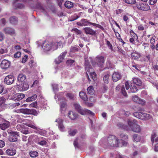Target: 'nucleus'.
I'll list each match as a JSON object with an SVG mask.
<instances>
[{"mask_svg": "<svg viewBox=\"0 0 158 158\" xmlns=\"http://www.w3.org/2000/svg\"><path fill=\"white\" fill-rule=\"evenodd\" d=\"M42 48L44 52H47L53 50L57 49L58 48H61L63 47L62 42H53L52 41H45L42 44Z\"/></svg>", "mask_w": 158, "mask_h": 158, "instance_id": "1", "label": "nucleus"}, {"mask_svg": "<svg viewBox=\"0 0 158 158\" xmlns=\"http://www.w3.org/2000/svg\"><path fill=\"white\" fill-rule=\"evenodd\" d=\"M136 121L134 119L133 121L128 119L127 123L129 125V130H131L135 132H139L141 131V129L140 126L136 123Z\"/></svg>", "mask_w": 158, "mask_h": 158, "instance_id": "2", "label": "nucleus"}, {"mask_svg": "<svg viewBox=\"0 0 158 158\" xmlns=\"http://www.w3.org/2000/svg\"><path fill=\"white\" fill-rule=\"evenodd\" d=\"M74 106L76 110L81 115H85L89 114L92 116L94 115V114L93 112L85 109H81L80 105L77 103L74 104Z\"/></svg>", "mask_w": 158, "mask_h": 158, "instance_id": "3", "label": "nucleus"}, {"mask_svg": "<svg viewBox=\"0 0 158 158\" xmlns=\"http://www.w3.org/2000/svg\"><path fill=\"white\" fill-rule=\"evenodd\" d=\"M119 140L113 135H109V145L112 147H118L120 146Z\"/></svg>", "mask_w": 158, "mask_h": 158, "instance_id": "4", "label": "nucleus"}, {"mask_svg": "<svg viewBox=\"0 0 158 158\" xmlns=\"http://www.w3.org/2000/svg\"><path fill=\"white\" fill-rule=\"evenodd\" d=\"M89 61H90L91 63L94 66H95V64L93 61V59L91 57H89L88 59L85 58V68L86 71L87 72L92 71L93 69L91 65L89 64Z\"/></svg>", "mask_w": 158, "mask_h": 158, "instance_id": "5", "label": "nucleus"}, {"mask_svg": "<svg viewBox=\"0 0 158 158\" xmlns=\"http://www.w3.org/2000/svg\"><path fill=\"white\" fill-rule=\"evenodd\" d=\"M9 134V140L10 141L15 142L17 140V137L19 136L18 133L16 131H8Z\"/></svg>", "mask_w": 158, "mask_h": 158, "instance_id": "6", "label": "nucleus"}, {"mask_svg": "<svg viewBox=\"0 0 158 158\" xmlns=\"http://www.w3.org/2000/svg\"><path fill=\"white\" fill-rule=\"evenodd\" d=\"M137 8L139 10L142 11H147L150 9L148 4L145 3H139L136 4Z\"/></svg>", "mask_w": 158, "mask_h": 158, "instance_id": "7", "label": "nucleus"}, {"mask_svg": "<svg viewBox=\"0 0 158 158\" xmlns=\"http://www.w3.org/2000/svg\"><path fill=\"white\" fill-rule=\"evenodd\" d=\"M20 112L26 114H32L35 115L37 114V111L33 109H20Z\"/></svg>", "mask_w": 158, "mask_h": 158, "instance_id": "8", "label": "nucleus"}, {"mask_svg": "<svg viewBox=\"0 0 158 158\" xmlns=\"http://www.w3.org/2000/svg\"><path fill=\"white\" fill-rule=\"evenodd\" d=\"M3 32L6 34H8L11 35H15V29L11 27H6L3 29Z\"/></svg>", "mask_w": 158, "mask_h": 158, "instance_id": "9", "label": "nucleus"}, {"mask_svg": "<svg viewBox=\"0 0 158 158\" xmlns=\"http://www.w3.org/2000/svg\"><path fill=\"white\" fill-rule=\"evenodd\" d=\"M30 0H15L13 3V5L16 8L22 9L24 7V6L21 3H19L18 2H27Z\"/></svg>", "mask_w": 158, "mask_h": 158, "instance_id": "10", "label": "nucleus"}, {"mask_svg": "<svg viewBox=\"0 0 158 158\" xmlns=\"http://www.w3.org/2000/svg\"><path fill=\"white\" fill-rule=\"evenodd\" d=\"M10 65V61L4 59L2 61L0 64V66L2 69H6L9 67Z\"/></svg>", "mask_w": 158, "mask_h": 158, "instance_id": "11", "label": "nucleus"}, {"mask_svg": "<svg viewBox=\"0 0 158 158\" xmlns=\"http://www.w3.org/2000/svg\"><path fill=\"white\" fill-rule=\"evenodd\" d=\"M14 81V78L13 75H10L6 76L4 79V82L7 85L12 84Z\"/></svg>", "mask_w": 158, "mask_h": 158, "instance_id": "12", "label": "nucleus"}, {"mask_svg": "<svg viewBox=\"0 0 158 158\" xmlns=\"http://www.w3.org/2000/svg\"><path fill=\"white\" fill-rule=\"evenodd\" d=\"M96 60L97 62V64H96V62L94 63L95 64V66L97 65L98 67H102L104 62L105 59L103 56H98L96 57Z\"/></svg>", "mask_w": 158, "mask_h": 158, "instance_id": "13", "label": "nucleus"}, {"mask_svg": "<svg viewBox=\"0 0 158 158\" xmlns=\"http://www.w3.org/2000/svg\"><path fill=\"white\" fill-rule=\"evenodd\" d=\"M60 110L61 113L63 114L64 113L66 110V103L65 98L60 99Z\"/></svg>", "mask_w": 158, "mask_h": 158, "instance_id": "14", "label": "nucleus"}, {"mask_svg": "<svg viewBox=\"0 0 158 158\" xmlns=\"http://www.w3.org/2000/svg\"><path fill=\"white\" fill-rule=\"evenodd\" d=\"M67 54L66 52H62L58 58H56L55 60V62L56 64H58L62 61L66 55Z\"/></svg>", "mask_w": 158, "mask_h": 158, "instance_id": "15", "label": "nucleus"}, {"mask_svg": "<svg viewBox=\"0 0 158 158\" xmlns=\"http://www.w3.org/2000/svg\"><path fill=\"white\" fill-rule=\"evenodd\" d=\"M16 129L20 131L22 133L27 134L28 133V131L24 128V126L23 124H18L16 127Z\"/></svg>", "mask_w": 158, "mask_h": 158, "instance_id": "16", "label": "nucleus"}, {"mask_svg": "<svg viewBox=\"0 0 158 158\" xmlns=\"http://www.w3.org/2000/svg\"><path fill=\"white\" fill-rule=\"evenodd\" d=\"M55 122L57 123V125L60 130L63 131L64 130V127L63 124V120L62 118H58L56 119Z\"/></svg>", "mask_w": 158, "mask_h": 158, "instance_id": "17", "label": "nucleus"}, {"mask_svg": "<svg viewBox=\"0 0 158 158\" xmlns=\"http://www.w3.org/2000/svg\"><path fill=\"white\" fill-rule=\"evenodd\" d=\"M121 88L122 94L124 96H127V94L125 90L124 85H121L119 84L116 86V89L117 91H119Z\"/></svg>", "mask_w": 158, "mask_h": 158, "instance_id": "18", "label": "nucleus"}, {"mask_svg": "<svg viewBox=\"0 0 158 158\" xmlns=\"http://www.w3.org/2000/svg\"><path fill=\"white\" fill-rule=\"evenodd\" d=\"M122 77L121 75L119 73L114 72L112 75L113 81L114 82H116L120 80Z\"/></svg>", "mask_w": 158, "mask_h": 158, "instance_id": "19", "label": "nucleus"}, {"mask_svg": "<svg viewBox=\"0 0 158 158\" xmlns=\"http://www.w3.org/2000/svg\"><path fill=\"white\" fill-rule=\"evenodd\" d=\"M29 87L28 84L26 82H23L19 85L18 88L20 91H24L27 90Z\"/></svg>", "mask_w": 158, "mask_h": 158, "instance_id": "20", "label": "nucleus"}, {"mask_svg": "<svg viewBox=\"0 0 158 158\" xmlns=\"http://www.w3.org/2000/svg\"><path fill=\"white\" fill-rule=\"evenodd\" d=\"M132 100L134 102L142 105H144L145 103L144 101L139 98L136 95L132 96Z\"/></svg>", "mask_w": 158, "mask_h": 158, "instance_id": "21", "label": "nucleus"}, {"mask_svg": "<svg viewBox=\"0 0 158 158\" xmlns=\"http://www.w3.org/2000/svg\"><path fill=\"white\" fill-rule=\"evenodd\" d=\"M85 138V135H82L81 137L76 138L74 140L73 144L75 148L78 147V142H81Z\"/></svg>", "mask_w": 158, "mask_h": 158, "instance_id": "22", "label": "nucleus"}, {"mask_svg": "<svg viewBox=\"0 0 158 158\" xmlns=\"http://www.w3.org/2000/svg\"><path fill=\"white\" fill-rule=\"evenodd\" d=\"M10 125V123L8 121H5L2 124H0V128L3 130H5L8 128Z\"/></svg>", "mask_w": 158, "mask_h": 158, "instance_id": "23", "label": "nucleus"}, {"mask_svg": "<svg viewBox=\"0 0 158 158\" xmlns=\"http://www.w3.org/2000/svg\"><path fill=\"white\" fill-rule=\"evenodd\" d=\"M25 97L24 94L22 93H17L14 95V99L17 101L22 100Z\"/></svg>", "mask_w": 158, "mask_h": 158, "instance_id": "24", "label": "nucleus"}, {"mask_svg": "<svg viewBox=\"0 0 158 158\" xmlns=\"http://www.w3.org/2000/svg\"><path fill=\"white\" fill-rule=\"evenodd\" d=\"M81 21L82 24V25L83 26H87L89 24H90L94 26H97L98 25V24H97L89 22L87 19H82Z\"/></svg>", "mask_w": 158, "mask_h": 158, "instance_id": "25", "label": "nucleus"}, {"mask_svg": "<svg viewBox=\"0 0 158 158\" xmlns=\"http://www.w3.org/2000/svg\"><path fill=\"white\" fill-rule=\"evenodd\" d=\"M86 72L87 74V78L88 79L89 81V78L88 75V73L89 74L91 78H92L94 81H95L97 80V78L96 77V74L95 72H93V69L92 71L87 72L86 71Z\"/></svg>", "mask_w": 158, "mask_h": 158, "instance_id": "26", "label": "nucleus"}, {"mask_svg": "<svg viewBox=\"0 0 158 158\" xmlns=\"http://www.w3.org/2000/svg\"><path fill=\"white\" fill-rule=\"evenodd\" d=\"M18 81L19 82H25L26 81V76L22 73L19 74L18 77Z\"/></svg>", "mask_w": 158, "mask_h": 158, "instance_id": "27", "label": "nucleus"}, {"mask_svg": "<svg viewBox=\"0 0 158 158\" xmlns=\"http://www.w3.org/2000/svg\"><path fill=\"white\" fill-rule=\"evenodd\" d=\"M16 152V150L14 148H10L7 149L6 151L7 154L10 156H13L15 155Z\"/></svg>", "mask_w": 158, "mask_h": 158, "instance_id": "28", "label": "nucleus"}, {"mask_svg": "<svg viewBox=\"0 0 158 158\" xmlns=\"http://www.w3.org/2000/svg\"><path fill=\"white\" fill-rule=\"evenodd\" d=\"M83 30L86 34L94 35L95 34V31L90 27H85Z\"/></svg>", "mask_w": 158, "mask_h": 158, "instance_id": "29", "label": "nucleus"}, {"mask_svg": "<svg viewBox=\"0 0 158 158\" xmlns=\"http://www.w3.org/2000/svg\"><path fill=\"white\" fill-rule=\"evenodd\" d=\"M68 117L71 119H75L77 117V114L72 111H69L68 114Z\"/></svg>", "mask_w": 158, "mask_h": 158, "instance_id": "30", "label": "nucleus"}, {"mask_svg": "<svg viewBox=\"0 0 158 158\" xmlns=\"http://www.w3.org/2000/svg\"><path fill=\"white\" fill-rule=\"evenodd\" d=\"M9 20L11 24L14 25L17 24L18 22L17 18L14 16L10 17L9 19Z\"/></svg>", "mask_w": 158, "mask_h": 158, "instance_id": "31", "label": "nucleus"}, {"mask_svg": "<svg viewBox=\"0 0 158 158\" xmlns=\"http://www.w3.org/2000/svg\"><path fill=\"white\" fill-rule=\"evenodd\" d=\"M65 6L68 8H71L73 6V3L69 1H67L64 3Z\"/></svg>", "mask_w": 158, "mask_h": 158, "instance_id": "32", "label": "nucleus"}, {"mask_svg": "<svg viewBox=\"0 0 158 158\" xmlns=\"http://www.w3.org/2000/svg\"><path fill=\"white\" fill-rule=\"evenodd\" d=\"M79 96L84 101L87 100L88 98L86 94L84 92H81L79 93Z\"/></svg>", "mask_w": 158, "mask_h": 158, "instance_id": "33", "label": "nucleus"}, {"mask_svg": "<svg viewBox=\"0 0 158 158\" xmlns=\"http://www.w3.org/2000/svg\"><path fill=\"white\" fill-rule=\"evenodd\" d=\"M133 81L134 84H135L137 85L140 86L142 85V81L139 78H133Z\"/></svg>", "mask_w": 158, "mask_h": 158, "instance_id": "34", "label": "nucleus"}, {"mask_svg": "<svg viewBox=\"0 0 158 158\" xmlns=\"http://www.w3.org/2000/svg\"><path fill=\"white\" fill-rule=\"evenodd\" d=\"M118 127L124 130H129V127L127 126L122 123H119L117 124Z\"/></svg>", "mask_w": 158, "mask_h": 158, "instance_id": "35", "label": "nucleus"}, {"mask_svg": "<svg viewBox=\"0 0 158 158\" xmlns=\"http://www.w3.org/2000/svg\"><path fill=\"white\" fill-rule=\"evenodd\" d=\"M37 97V95L36 94H34L32 96L28 98L26 100L27 102H30L34 101L36 99Z\"/></svg>", "mask_w": 158, "mask_h": 158, "instance_id": "36", "label": "nucleus"}, {"mask_svg": "<svg viewBox=\"0 0 158 158\" xmlns=\"http://www.w3.org/2000/svg\"><path fill=\"white\" fill-rule=\"evenodd\" d=\"M78 48L76 47H71L70 50V55L71 56L73 55V53L78 51Z\"/></svg>", "mask_w": 158, "mask_h": 158, "instance_id": "37", "label": "nucleus"}, {"mask_svg": "<svg viewBox=\"0 0 158 158\" xmlns=\"http://www.w3.org/2000/svg\"><path fill=\"white\" fill-rule=\"evenodd\" d=\"M143 112H136L133 113V115L138 118L143 119Z\"/></svg>", "mask_w": 158, "mask_h": 158, "instance_id": "38", "label": "nucleus"}, {"mask_svg": "<svg viewBox=\"0 0 158 158\" xmlns=\"http://www.w3.org/2000/svg\"><path fill=\"white\" fill-rule=\"evenodd\" d=\"M131 56L133 59L134 60H136L140 57V55L138 53L133 52L131 53Z\"/></svg>", "mask_w": 158, "mask_h": 158, "instance_id": "39", "label": "nucleus"}, {"mask_svg": "<svg viewBox=\"0 0 158 158\" xmlns=\"http://www.w3.org/2000/svg\"><path fill=\"white\" fill-rule=\"evenodd\" d=\"M104 84L105 85H108L109 83V75L107 74L104 76L103 78Z\"/></svg>", "mask_w": 158, "mask_h": 158, "instance_id": "40", "label": "nucleus"}, {"mask_svg": "<svg viewBox=\"0 0 158 158\" xmlns=\"http://www.w3.org/2000/svg\"><path fill=\"white\" fill-rule=\"evenodd\" d=\"M130 89L131 92L132 93H135L138 90L137 87L134 84H131L130 87Z\"/></svg>", "mask_w": 158, "mask_h": 158, "instance_id": "41", "label": "nucleus"}, {"mask_svg": "<svg viewBox=\"0 0 158 158\" xmlns=\"http://www.w3.org/2000/svg\"><path fill=\"white\" fill-rule=\"evenodd\" d=\"M88 93L92 95L94 94V90L92 86H90L87 88Z\"/></svg>", "mask_w": 158, "mask_h": 158, "instance_id": "42", "label": "nucleus"}, {"mask_svg": "<svg viewBox=\"0 0 158 158\" xmlns=\"http://www.w3.org/2000/svg\"><path fill=\"white\" fill-rule=\"evenodd\" d=\"M110 157L111 158H123V156L119 154L115 155L112 153H110Z\"/></svg>", "mask_w": 158, "mask_h": 158, "instance_id": "43", "label": "nucleus"}, {"mask_svg": "<svg viewBox=\"0 0 158 158\" xmlns=\"http://www.w3.org/2000/svg\"><path fill=\"white\" fill-rule=\"evenodd\" d=\"M133 141L137 142L139 141L140 139V136L137 134H134L133 135Z\"/></svg>", "mask_w": 158, "mask_h": 158, "instance_id": "44", "label": "nucleus"}, {"mask_svg": "<svg viewBox=\"0 0 158 158\" xmlns=\"http://www.w3.org/2000/svg\"><path fill=\"white\" fill-rule=\"evenodd\" d=\"M29 154L31 157H35L38 156V153L36 151H31L29 153Z\"/></svg>", "mask_w": 158, "mask_h": 158, "instance_id": "45", "label": "nucleus"}, {"mask_svg": "<svg viewBox=\"0 0 158 158\" xmlns=\"http://www.w3.org/2000/svg\"><path fill=\"white\" fill-rule=\"evenodd\" d=\"M66 64L68 66H71L75 64V62L73 60H69L66 61Z\"/></svg>", "mask_w": 158, "mask_h": 158, "instance_id": "46", "label": "nucleus"}, {"mask_svg": "<svg viewBox=\"0 0 158 158\" xmlns=\"http://www.w3.org/2000/svg\"><path fill=\"white\" fill-rule=\"evenodd\" d=\"M26 125L27 126L30 127L34 129H37V127L36 126L35 124L34 123H27L26 124Z\"/></svg>", "mask_w": 158, "mask_h": 158, "instance_id": "47", "label": "nucleus"}, {"mask_svg": "<svg viewBox=\"0 0 158 158\" xmlns=\"http://www.w3.org/2000/svg\"><path fill=\"white\" fill-rule=\"evenodd\" d=\"M120 145L119 147L126 146L127 145L128 142L127 141H125L123 139L119 140Z\"/></svg>", "mask_w": 158, "mask_h": 158, "instance_id": "48", "label": "nucleus"}, {"mask_svg": "<svg viewBox=\"0 0 158 158\" xmlns=\"http://www.w3.org/2000/svg\"><path fill=\"white\" fill-rule=\"evenodd\" d=\"M29 65L31 68H34L36 66V63L33 60H31L29 63Z\"/></svg>", "mask_w": 158, "mask_h": 158, "instance_id": "49", "label": "nucleus"}, {"mask_svg": "<svg viewBox=\"0 0 158 158\" xmlns=\"http://www.w3.org/2000/svg\"><path fill=\"white\" fill-rule=\"evenodd\" d=\"M77 131L76 129L71 130L69 131V134L71 136H74L77 133Z\"/></svg>", "mask_w": 158, "mask_h": 158, "instance_id": "50", "label": "nucleus"}, {"mask_svg": "<svg viewBox=\"0 0 158 158\" xmlns=\"http://www.w3.org/2000/svg\"><path fill=\"white\" fill-rule=\"evenodd\" d=\"M72 31H73L77 35H80L82 33V32L80 30L76 28L73 29Z\"/></svg>", "mask_w": 158, "mask_h": 158, "instance_id": "51", "label": "nucleus"}, {"mask_svg": "<svg viewBox=\"0 0 158 158\" xmlns=\"http://www.w3.org/2000/svg\"><path fill=\"white\" fill-rule=\"evenodd\" d=\"M123 1L126 3L130 4H133L136 2L135 0H123Z\"/></svg>", "mask_w": 158, "mask_h": 158, "instance_id": "52", "label": "nucleus"}, {"mask_svg": "<svg viewBox=\"0 0 158 158\" xmlns=\"http://www.w3.org/2000/svg\"><path fill=\"white\" fill-rule=\"evenodd\" d=\"M120 136L121 138L124 139H127L128 138V135L123 133H121L120 135Z\"/></svg>", "mask_w": 158, "mask_h": 158, "instance_id": "53", "label": "nucleus"}, {"mask_svg": "<svg viewBox=\"0 0 158 158\" xmlns=\"http://www.w3.org/2000/svg\"><path fill=\"white\" fill-rule=\"evenodd\" d=\"M143 117H145V118L147 119H149L151 118V116L149 114L143 113Z\"/></svg>", "mask_w": 158, "mask_h": 158, "instance_id": "54", "label": "nucleus"}, {"mask_svg": "<svg viewBox=\"0 0 158 158\" xmlns=\"http://www.w3.org/2000/svg\"><path fill=\"white\" fill-rule=\"evenodd\" d=\"M37 105V103L36 102H33L31 104L29 105V107H36Z\"/></svg>", "mask_w": 158, "mask_h": 158, "instance_id": "55", "label": "nucleus"}, {"mask_svg": "<svg viewBox=\"0 0 158 158\" xmlns=\"http://www.w3.org/2000/svg\"><path fill=\"white\" fill-rule=\"evenodd\" d=\"M66 96L69 99H74V95L70 93H68L66 94Z\"/></svg>", "mask_w": 158, "mask_h": 158, "instance_id": "56", "label": "nucleus"}, {"mask_svg": "<svg viewBox=\"0 0 158 158\" xmlns=\"http://www.w3.org/2000/svg\"><path fill=\"white\" fill-rule=\"evenodd\" d=\"M47 143L46 141L44 140H42L40 141H38L37 142V144L39 145L43 146L45 145Z\"/></svg>", "mask_w": 158, "mask_h": 158, "instance_id": "57", "label": "nucleus"}, {"mask_svg": "<svg viewBox=\"0 0 158 158\" xmlns=\"http://www.w3.org/2000/svg\"><path fill=\"white\" fill-rule=\"evenodd\" d=\"M6 23V21L5 19L3 18L0 20V24L4 26Z\"/></svg>", "mask_w": 158, "mask_h": 158, "instance_id": "58", "label": "nucleus"}, {"mask_svg": "<svg viewBox=\"0 0 158 158\" xmlns=\"http://www.w3.org/2000/svg\"><path fill=\"white\" fill-rule=\"evenodd\" d=\"M6 99L3 98H0V106L4 104L5 102Z\"/></svg>", "mask_w": 158, "mask_h": 158, "instance_id": "59", "label": "nucleus"}, {"mask_svg": "<svg viewBox=\"0 0 158 158\" xmlns=\"http://www.w3.org/2000/svg\"><path fill=\"white\" fill-rule=\"evenodd\" d=\"M28 56L27 55H25L24 57H23L21 61L22 63H25L27 60V59Z\"/></svg>", "mask_w": 158, "mask_h": 158, "instance_id": "60", "label": "nucleus"}, {"mask_svg": "<svg viewBox=\"0 0 158 158\" xmlns=\"http://www.w3.org/2000/svg\"><path fill=\"white\" fill-rule=\"evenodd\" d=\"M21 56V53L20 52H17L14 54V57L15 58H19Z\"/></svg>", "mask_w": 158, "mask_h": 158, "instance_id": "61", "label": "nucleus"}, {"mask_svg": "<svg viewBox=\"0 0 158 158\" xmlns=\"http://www.w3.org/2000/svg\"><path fill=\"white\" fill-rule=\"evenodd\" d=\"M122 112L123 114L126 116H128L130 114V113L128 111H122Z\"/></svg>", "mask_w": 158, "mask_h": 158, "instance_id": "62", "label": "nucleus"}, {"mask_svg": "<svg viewBox=\"0 0 158 158\" xmlns=\"http://www.w3.org/2000/svg\"><path fill=\"white\" fill-rule=\"evenodd\" d=\"M53 89L54 91H56L58 90V85L56 84H53L52 85Z\"/></svg>", "mask_w": 158, "mask_h": 158, "instance_id": "63", "label": "nucleus"}, {"mask_svg": "<svg viewBox=\"0 0 158 158\" xmlns=\"http://www.w3.org/2000/svg\"><path fill=\"white\" fill-rule=\"evenodd\" d=\"M156 37L155 36H152V39L150 40L151 44H154L155 41Z\"/></svg>", "mask_w": 158, "mask_h": 158, "instance_id": "64", "label": "nucleus"}]
</instances>
